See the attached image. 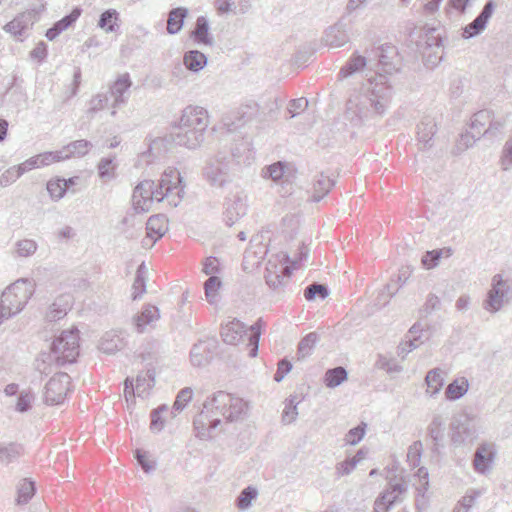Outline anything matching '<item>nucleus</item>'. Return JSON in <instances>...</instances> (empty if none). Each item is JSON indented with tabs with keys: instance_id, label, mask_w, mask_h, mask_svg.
Instances as JSON below:
<instances>
[{
	"instance_id": "nucleus-52",
	"label": "nucleus",
	"mask_w": 512,
	"mask_h": 512,
	"mask_svg": "<svg viewBox=\"0 0 512 512\" xmlns=\"http://www.w3.org/2000/svg\"><path fill=\"white\" fill-rule=\"evenodd\" d=\"M423 328L420 323H415L408 331V334L406 336L407 340L406 343L408 345V348L411 351L418 348L422 343V337H423Z\"/></svg>"
},
{
	"instance_id": "nucleus-23",
	"label": "nucleus",
	"mask_w": 512,
	"mask_h": 512,
	"mask_svg": "<svg viewBox=\"0 0 512 512\" xmlns=\"http://www.w3.org/2000/svg\"><path fill=\"white\" fill-rule=\"evenodd\" d=\"M126 345L122 332L116 330L107 331L100 339L99 350L106 354H114Z\"/></svg>"
},
{
	"instance_id": "nucleus-6",
	"label": "nucleus",
	"mask_w": 512,
	"mask_h": 512,
	"mask_svg": "<svg viewBox=\"0 0 512 512\" xmlns=\"http://www.w3.org/2000/svg\"><path fill=\"white\" fill-rule=\"evenodd\" d=\"M265 325L262 318H259L249 329L238 319L226 323L221 328L222 340L229 345H237L245 335L248 334L249 356L256 357L258 353L261 329Z\"/></svg>"
},
{
	"instance_id": "nucleus-12",
	"label": "nucleus",
	"mask_w": 512,
	"mask_h": 512,
	"mask_svg": "<svg viewBox=\"0 0 512 512\" xmlns=\"http://www.w3.org/2000/svg\"><path fill=\"white\" fill-rule=\"evenodd\" d=\"M507 292L508 286L503 280L502 275H494L491 282V288L487 293V298L483 302V308L491 313L499 311L503 306L504 297Z\"/></svg>"
},
{
	"instance_id": "nucleus-47",
	"label": "nucleus",
	"mask_w": 512,
	"mask_h": 512,
	"mask_svg": "<svg viewBox=\"0 0 512 512\" xmlns=\"http://www.w3.org/2000/svg\"><path fill=\"white\" fill-rule=\"evenodd\" d=\"M287 165L284 162L278 161L271 165L264 167L261 171V176L264 179H271L275 183H279L286 173Z\"/></svg>"
},
{
	"instance_id": "nucleus-2",
	"label": "nucleus",
	"mask_w": 512,
	"mask_h": 512,
	"mask_svg": "<svg viewBox=\"0 0 512 512\" xmlns=\"http://www.w3.org/2000/svg\"><path fill=\"white\" fill-rule=\"evenodd\" d=\"M248 410L247 403L239 397L224 391H218L211 398H208L202 411L194 419V428L197 437L208 439L212 432L221 423L220 416L225 420L233 422L241 419Z\"/></svg>"
},
{
	"instance_id": "nucleus-13",
	"label": "nucleus",
	"mask_w": 512,
	"mask_h": 512,
	"mask_svg": "<svg viewBox=\"0 0 512 512\" xmlns=\"http://www.w3.org/2000/svg\"><path fill=\"white\" fill-rule=\"evenodd\" d=\"M204 178L214 187H223L229 180V164L225 159H210L203 170Z\"/></svg>"
},
{
	"instance_id": "nucleus-4",
	"label": "nucleus",
	"mask_w": 512,
	"mask_h": 512,
	"mask_svg": "<svg viewBox=\"0 0 512 512\" xmlns=\"http://www.w3.org/2000/svg\"><path fill=\"white\" fill-rule=\"evenodd\" d=\"M35 288V281L28 278H20L5 288L0 300V325L25 308Z\"/></svg>"
},
{
	"instance_id": "nucleus-54",
	"label": "nucleus",
	"mask_w": 512,
	"mask_h": 512,
	"mask_svg": "<svg viewBox=\"0 0 512 512\" xmlns=\"http://www.w3.org/2000/svg\"><path fill=\"white\" fill-rule=\"evenodd\" d=\"M35 493V486L32 481L23 479L18 486V498L19 504H26L33 497Z\"/></svg>"
},
{
	"instance_id": "nucleus-33",
	"label": "nucleus",
	"mask_w": 512,
	"mask_h": 512,
	"mask_svg": "<svg viewBox=\"0 0 512 512\" xmlns=\"http://www.w3.org/2000/svg\"><path fill=\"white\" fill-rule=\"evenodd\" d=\"M23 455V447L14 442H0V464L9 465Z\"/></svg>"
},
{
	"instance_id": "nucleus-43",
	"label": "nucleus",
	"mask_w": 512,
	"mask_h": 512,
	"mask_svg": "<svg viewBox=\"0 0 512 512\" xmlns=\"http://www.w3.org/2000/svg\"><path fill=\"white\" fill-rule=\"evenodd\" d=\"M491 121V111L490 110H480L476 112L471 119V130L476 132L480 137L488 134L486 131Z\"/></svg>"
},
{
	"instance_id": "nucleus-48",
	"label": "nucleus",
	"mask_w": 512,
	"mask_h": 512,
	"mask_svg": "<svg viewBox=\"0 0 512 512\" xmlns=\"http://www.w3.org/2000/svg\"><path fill=\"white\" fill-rule=\"evenodd\" d=\"M38 244L33 239H21L14 244V255L18 258H28L35 254Z\"/></svg>"
},
{
	"instance_id": "nucleus-25",
	"label": "nucleus",
	"mask_w": 512,
	"mask_h": 512,
	"mask_svg": "<svg viewBox=\"0 0 512 512\" xmlns=\"http://www.w3.org/2000/svg\"><path fill=\"white\" fill-rule=\"evenodd\" d=\"M71 305L72 297L69 294H62L58 296L49 306L46 313V319L51 322L62 319L70 310Z\"/></svg>"
},
{
	"instance_id": "nucleus-60",
	"label": "nucleus",
	"mask_w": 512,
	"mask_h": 512,
	"mask_svg": "<svg viewBox=\"0 0 512 512\" xmlns=\"http://www.w3.org/2000/svg\"><path fill=\"white\" fill-rule=\"evenodd\" d=\"M444 252H446V256H450V249H436L432 251H427L422 257V264L427 269L434 268L435 266H437Z\"/></svg>"
},
{
	"instance_id": "nucleus-61",
	"label": "nucleus",
	"mask_w": 512,
	"mask_h": 512,
	"mask_svg": "<svg viewBox=\"0 0 512 512\" xmlns=\"http://www.w3.org/2000/svg\"><path fill=\"white\" fill-rule=\"evenodd\" d=\"M47 191L52 199L59 200L65 195L67 191V184L62 183L61 178L52 179L47 183Z\"/></svg>"
},
{
	"instance_id": "nucleus-55",
	"label": "nucleus",
	"mask_w": 512,
	"mask_h": 512,
	"mask_svg": "<svg viewBox=\"0 0 512 512\" xmlns=\"http://www.w3.org/2000/svg\"><path fill=\"white\" fill-rule=\"evenodd\" d=\"M499 165L503 171L512 169V136H510L503 145Z\"/></svg>"
},
{
	"instance_id": "nucleus-7",
	"label": "nucleus",
	"mask_w": 512,
	"mask_h": 512,
	"mask_svg": "<svg viewBox=\"0 0 512 512\" xmlns=\"http://www.w3.org/2000/svg\"><path fill=\"white\" fill-rule=\"evenodd\" d=\"M156 186L163 194V201L166 200L172 207H177L184 198L186 185L176 168L165 169Z\"/></svg>"
},
{
	"instance_id": "nucleus-5",
	"label": "nucleus",
	"mask_w": 512,
	"mask_h": 512,
	"mask_svg": "<svg viewBox=\"0 0 512 512\" xmlns=\"http://www.w3.org/2000/svg\"><path fill=\"white\" fill-rule=\"evenodd\" d=\"M204 137L205 134L197 131V129L184 128L182 127V124L179 123L170 134V141L177 146L194 150L201 146L204 141ZM168 143V138L157 137L149 143L147 153L149 156L159 157L162 153L166 152Z\"/></svg>"
},
{
	"instance_id": "nucleus-59",
	"label": "nucleus",
	"mask_w": 512,
	"mask_h": 512,
	"mask_svg": "<svg viewBox=\"0 0 512 512\" xmlns=\"http://www.w3.org/2000/svg\"><path fill=\"white\" fill-rule=\"evenodd\" d=\"M328 289L325 285L313 283L307 286L304 290V297L307 301H312L316 297L325 299L328 296Z\"/></svg>"
},
{
	"instance_id": "nucleus-30",
	"label": "nucleus",
	"mask_w": 512,
	"mask_h": 512,
	"mask_svg": "<svg viewBox=\"0 0 512 512\" xmlns=\"http://www.w3.org/2000/svg\"><path fill=\"white\" fill-rule=\"evenodd\" d=\"M168 231L167 218L162 214L149 217L146 223V233L154 240L161 239Z\"/></svg>"
},
{
	"instance_id": "nucleus-32",
	"label": "nucleus",
	"mask_w": 512,
	"mask_h": 512,
	"mask_svg": "<svg viewBox=\"0 0 512 512\" xmlns=\"http://www.w3.org/2000/svg\"><path fill=\"white\" fill-rule=\"evenodd\" d=\"M451 441L455 446H461L468 438H472L473 432L467 423V420H453L451 425Z\"/></svg>"
},
{
	"instance_id": "nucleus-8",
	"label": "nucleus",
	"mask_w": 512,
	"mask_h": 512,
	"mask_svg": "<svg viewBox=\"0 0 512 512\" xmlns=\"http://www.w3.org/2000/svg\"><path fill=\"white\" fill-rule=\"evenodd\" d=\"M155 201H163V194L158 190L156 183L152 180L139 182L132 195V205L135 212H148Z\"/></svg>"
},
{
	"instance_id": "nucleus-31",
	"label": "nucleus",
	"mask_w": 512,
	"mask_h": 512,
	"mask_svg": "<svg viewBox=\"0 0 512 512\" xmlns=\"http://www.w3.org/2000/svg\"><path fill=\"white\" fill-rule=\"evenodd\" d=\"M437 131L436 122L432 117L426 116L417 126V139L423 144L424 148L431 146L435 133Z\"/></svg>"
},
{
	"instance_id": "nucleus-24",
	"label": "nucleus",
	"mask_w": 512,
	"mask_h": 512,
	"mask_svg": "<svg viewBox=\"0 0 512 512\" xmlns=\"http://www.w3.org/2000/svg\"><path fill=\"white\" fill-rule=\"evenodd\" d=\"M82 9L75 7L70 14L64 16L59 21L55 22L51 28L46 31L45 36L48 40H55L62 32L71 27L81 16Z\"/></svg>"
},
{
	"instance_id": "nucleus-58",
	"label": "nucleus",
	"mask_w": 512,
	"mask_h": 512,
	"mask_svg": "<svg viewBox=\"0 0 512 512\" xmlns=\"http://www.w3.org/2000/svg\"><path fill=\"white\" fill-rule=\"evenodd\" d=\"M423 445L420 440L414 441L408 448L407 461L412 468L418 467L421 462Z\"/></svg>"
},
{
	"instance_id": "nucleus-20",
	"label": "nucleus",
	"mask_w": 512,
	"mask_h": 512,
	"mask_svg": "<svg viewBox=\"0 0 512 512\" xmlns=\"http://www.w3.org/2000/svg\"><path fill=\"white\" fill-rule=\"evenodd\" d=\"M369 65L368 70L366 71V74L368 75L373 74V63L372 58H366L365 56H362L358 54L357 52H354L351 57L348 59V61L345 63V65L340 69L338 73V79L342 80L347 77L352 76L354 73L362 71L364 68Z\"/></svg>"
},
{
	"instance_id": "nucleus-11",
	"label": "nucleus",
	"mask_w": 512,
	"mask_h": 512,
	"mask_svg": "<svg viewBox=\"0 0 512 512\" xmlns=\"http://www.w3.org/2000/svg\"><path fill=\"white\" fill-rule=\"evenodd\" d=\"M179 123L184 128H191L205 134L209 124L210 116L206 108L198 105H188L181 113Z\"/></svg>"
},
{
	"instance_id": "nucleus-50",
	"label": "nucleus",
	"mask_w": 512,
	"mask_h": 512,
	"mask_svg": "<svg viewBox=\"0 0 512 512\" xmlns=\"http://www.w3.org/2000/svg\"><path fill=\"white\" fill-rule=\"evenodd\" d=\"M482 495L478 489H469L465 495L456 503L452 512H468L474 505L476 499Z\"/></svg>"
},
{
	"instance_id": "nucleus-36",
	"label": "nucleus",
	"mask_w": 512,
	"mask_h": 512,
	"mask_svg": "<svg viewBox=\"0 0 512 512\" xmlns=\"http://www.w3.org/2000/svg\"><path fill=\"white\" fill-rule=\"evenodd\" d=\"M119 21V12L116 9H108L100 15L97 25L106 33H113L119 30Z\"/></svg>"
},
{
	"instance_id": "nucleus-21",
	"label": "nucleus",
	"mask_w": 512,
	"mask_h": 512,
	"mask_svg": "<svg viewBox=\"0 0 512 512\" xmlns=\"http://www.w3.org/2000/svg\"><path fill=\"white\" fill-rule=\"evenodd\" d=\"M350 40L346 25L339 21L328 27L323 34L322 42L330 48H339L347 44Z\"/></svg>"
},
{
	"instance_id": "nucleus-53",
	"label": "nucleus",
	"mask_w": 512,
	"mask_h": 512,
	"mask_svg": "<svg viewBox=\"0 0 512 512\" xmlns=\"http://www.w3.org/2000/svg\"><path fill=\"white\" fill-rule=\"evenodd\" d=\"M221 287V281L217 276H210L205 284V295L209 303L214 304L217 302L218 290Z\"/></svg>"
},
{
	"instance_id": "nucleus-22",
	"label": "nucleus",
	"mask_w": 512,
	"mask_h": 512,
	"mask_svg": "<svg viewBox=\"0 0 512 512\" xmlns=\"http://www.w3.org/2000/svg\"><path fill=\"white\" fill-rule=\"evenodd\" d=\"M159 318V309L154 305L147 304L143 306L140 313L133 317V325L138 333H144L148 328H153Z\"/></svg>"
},
{
	"instance_id": "nucleus-19",
	"label": "nucleus",
	"mask_w": 512,
	"mask_h": 512,
	"mask_svg": "<svg viewBox=\"0 0 512 512\" xmlns=\"http://www.w3.org/2000/svg\"><path fill=\"white\" fill-rule=\"evenodd\" d=\"M61 157L62 156H59L56 151L54 152H44V153H40L38 155H35L33 157H30L29 159H27L26 161H24L23 163L19 164V171L17 173L14 174V178H19L21 177L24 173L32 170V169H37V168H41V167H44V166H48L52 163H55V162H59L61 161Z\"/></svg>"
},
{
	"instance_id": "nucleus-16",
	"label": "nucleus",
	"mask_w": 512,
	"mask_h": 512,
	"mask_svg": "<svg viewBox=\"0 0 512 512\" xmlns=\"http://www.w3.org/2000/svg\"><path fill=\"white\" fill-rule=\"evenodd\" d=\"M131 81L128 74H123L117 78V80L110 87L107 92L110 98H113L111 103L112 111L111 115H116V109L126 104L130 96L129 89L131 87Z\"/></svg>"
},
{
	"instance_id": "nucleus-44",
	"label": "nucleus",
	"mask_w": 512,
	"mask_h": 512,
	"mask_svg": "<svg viewBox=\"0 0 512 512\" xmlns=\"http://www.w3.org/2000/svg\"><path fill=\"white\" fill-rule=\"evenodd\" d=\"M425 43L427 47L423 51V56L426 58V62L437 65L441 60V56L438 55V50L441 47V39L439 36H430L427 37Z\"/></svg>"
},
{
	"instance_id": "nucleus-46",
	"label": "nucleus",
	"mask_w": 512,
	"mask_h": 512,
	"mask_svg": "<svg viewBox=\"0 0 512 512\" xmlns=\"http://www.w3.org/2000/svg\"><path fill=\"white\" fill-rule=\"evenodd\" d=\"M348 374L344 367L338 366L328 369L324 375V384L328 388H335L347 380Z\"/></svg>"
},
{
	"instance_id": "nucleus-64",
	"label": "nucleus",
	"mask_w": 512,
	"mask_h": 512,
	"mask_svg": "<svg viewBox=\"0 0 512 512\" xmlns=\"http://www.w3.org/2000/svg\"><path fill=\"white\" fill-rule=\"evenodd\" d=\"M428 490L425 487H416L415 509L417 512H426L429 508Z\"/></svg>"
},
{
	"instance_id": "nucleus-45",
	"label": "nucleus",
	"mask_w": 512,
	"mask_h": 512,
	"mask_svg": "<svg viewBox=\"0 0 512 512\" xmlns=\"http://www.w3.org/2000/svg\"><path fill=\"white\" fill-rule=\"evenodd\" d=\"M146 274L147 269L144 263H141L136 271V276L132 285V299L138 300L146 292Z\"/></svg>"
},
{
	"instance_id": "nucleus-63",
	"label": "nucleus",
	"mask_w": 512,
	"mask_h": 512,
	"mask_svg": "<svg viewBox=\"0 0 512 512\" xmlns=\"http://www.w3.org/2000/svg\"><path fill=\"white\" fill-rule=\"evenodd\" d=\"M481 137L474 132L473 130L467 131L465 133H462L457 140V150L458 151H464L474 145L476 140L480 139Z\"/></svg>"
},
{
	"instance_id": "nucleus-27",
	"label": "nucleus",
	"mask_w": 512,
	"mask_h": 512,
	"mask_svg": "<svg viewBox=\"0 0 512 512\" xmlns=\"http://www.w3.org/2000/svg\"><path fill=\"white\" fill-rule=\"evenodd\" d=\"M212 357V344L208 341L195 343L190 351V361L193 366L201 367L210 361Z\"/></svg>"
},
{
	"instance_id": "nucleus-28",
	"label": "nucleus",
	"mask_w": 512,
	"mask_h": 512,
	"mask_svg": "<svg viewBox=\"0 0 512 512\" xmlns=\"http://www.w3.org/2000/svg\"><path fill=\"white\" fill-rule=\"evenodd\" d=\"M427 436L433 442V451H437L445 437V420L441 415L436 414L432 417L427 426Z\"/></svg>"
},
{
	"instance_id": "nucleus-62",
	"label": "nucleus",
	"mask_w": 512,
	"mask_h": 512,
	"mask_svg": "<svg viewBox=\"0 0 512 512\" xmlns=\"http://www.w3.org/2000/svg\"><path fill=\"white\" fill-rule=\"evenodd\" d=\"M193 395V391L189 387H185L181 389L175 399L173 404V410L176 412L182 411L185 406L191 401Z\"/></svg>"
},
{
	"instance_id": "nucleus-40",
	"label": "nucleus",
	"mask_w": 512,
	"mask_h": 512,
	"mask_svg": "<svg viewBox=\"0 0 512 512\" xmlns=\"http://www.w3.org/2000/svg\"><path fill=\"white\" fill-rule=\"evenodd\" d=\"M183 63L188 70L199 72L207 65V57L198 50H190L184 54Z\"/></svg>"
},
{
	"instance_id": "nucleus-37",
	"label": "nucleus",
	"mask_w": 512,
	"mask_h": 512,
	"mask_svg": "<svg viewBox=\"0 0 512 512\" xmlns=\"http://www.w3.org/2000/svg\"><path fill=\"white\" fill-rule=\"evenodd\" d=\"M188 10L184 7H177L170 10L167 19V32L171 35L177 34L183 27Z\"/></svg>"
},
{
	"instance_id": "nucleus-34",
	"label": "nucleus",
	"mask_w": 512,
	"mask_h": 512,
	"mask_svg": "<svg viewBox=\"0 0 512 512\" xmlns=\"http://www.w3.org/2000/svg\"><path fill=\"white\" fill-rule=\"evenodd\" d=\"M334 184L335 181L329 176L324 175L323 173L318 175L313 183L312 200L314 202H319L328 194Z\"/></svg>"
},
{
	"instance_id": "nucleus-38",
	"label": "nucleus",
	"mask_w": 512,
	"mask_h": 512,
	"mask_svg": "<svg viewBox=\"0 0 512 512\" xmlns=\"http://www.w3.org/2000/svg\"><path fill=\"white\" fill-rule=\"evenodd\" d=\"M116 156L103 157L97 165L98 175L104 182L111 181L116 178L117 170Z\"/></svg>"
},
{
	"instance_id": "nucleus-18",
	"label": "nucleus",
	"mask_w": 512,
	"mask_h": 512,
	"mask_svg": "<svg viewBox=\"0 0 512 512\" xmlns=\"http://www.w3.org/2000/svg\"><path fill=\"white\" fill-rule=\"evenodd\" d=\"M246 210V201L241 195L229 197L224 204L223 220L227 226H232L246 214Z\"/></svg>"
},
{
	"instance_id": "nucleus-49",
	"label": "nucleus",
	"mask_w": 512,
	"mask_h": 512,
	"mask_svg": "<svg viewBox=\"0 0 512 512\" xmlns=\"http://www.w3.org/2000/svg\"><path fill=\"white\" fill-rule=\"evenodd\" d=\"M155 373L153 370H147L144 374H139L136 378V393L138 396L144 397L148 391L154 386Z\"/></svg>"
},
{
	"instance_id": "nucleus-57",
	"label": "nucleus",
	"mask_w": 512,
	"mask_h": 512,
	"mask_svg": "<svg viewBox=\"0 0 512 512\" xmlns=\"http://www.w3.org/2000/svg\"><path fill=\"white\" fill-rule=\"evenodd\" d=\"M258 495L257 490L254 487L248 486L243 489L240 495L236 499V505L241 510H246L251 506V502Z\"/></svg>"
},
{
	"instance_id": "nucleus-9",
	"label": "nucleus",
	"mask_w": 512,
	"mask_h": 512,
	"mask_svg": "<svg viewBox=\"0 0 512 512\" xmlns=\"http://www.w3.org/2000/svg\"><path fill=\"white\" fill-rule=\"evenodd\" d=\"M70 384L71 377L67 373H56L45 386V403L49 405H59L63 403L70 391Z\"/></svg>"
},
{
	"instance_id": "nucleus-26",
	"label": "nucleus",
	"mask_w": 512,
	"mask_h": 512,
	"mask_svg": "<svg viewBox=\"0 0 512 512\" xmlns=\"http://www.w3.org/2000/svg\"><path fill=\"white\" fill-rule=\"evenodd\" d=\"M267 254V247L262 243V236L255 235L250 240L249 248L245 251L244 261L250 262L252 266H257L260 264L261 260Z\"/></svg>"
},
{
	"instance_id": "nucleus-51",
	"label": "nucleus",
	"mask_w": 512,
	"mask_h": 512,
	"mask_svg": "<svg viewBox=\"0 0 512 512\" xmlns=\"http://www.w3.org/2000/svg\"><path fill=\"white\" fill-rule=\"evenodd\" d=\"M319 337L318 334L315 332H311L307 334L302 340L299 342L298 345V357L299 358H305L309 355H311L312 350L317 343Z\"/></svg>"
},
{
	"instance_id": "nucleus-56",
	"label": "nucleus",
	"mask_w": 512,
	"mask_h": 512,
	"mask_svg": "<svg viewBox=\"0 0 512 512\" xmlns=\"http://www.w3.org/2000/svg\"><path fill=\"white\" fill-rule=\"evenodd\" d=\"M298 416L296 397L289 398L285 401V406L282 412L283 424L293 423Z\"/></svg>"
},
{
	"instance_id": "nucleus-17",
	"label": "nucleus",
	"mask_w": 512,
	"mask_h": 512,
	"mask_svg": "<svg viewBox=\"0 0 512 512\" xmlns=\"http://www.w3.org/2000/svg\"><path fill=\"white\" fill-rule=\"evenodd\" d=\"M495 3L492 0H489L484 7L482 8L479 15L463 29V38L470 39L473 38L480 33H482L488 24L489 19L492 17L495 10Z\"/></svg>"
},
{
	"instance_id": "nucleus-15",
	"label": "nucleus",
	"mask_w": 512,
	"mask_h": 512,
	"mask_svg": "<svg viewBox=\"0 0 512 512\" xmlns=\"http://www.w3.org/2000/svg\"><path fill=\"white\" fill-rule=\"evenodd\" d=\"M497 450L493 443L480 444L474 454L473 467L474 470L482 475L490 472Z\"/></svg>"
},
{
	"instance_id": "nucleus-41",
	"label": "nucleus",
	"mask_w": 512,
	"mask_h": 512,
	"mask_svg": "<svg viewBox=\"0 0 512 512\" xmlns=\"http://www.w3.org/2000/svg\"><path fill=\"white\" fill-rule=\"evenodd\" d=\"M469 389V382L465 377H459L453 380L445 390V397L454 401L464 396Z\"/></svg>"
},
{
	"instance_id": "nucleus-42",
	"label": "nucleus",
	"mask_w": 512,
	"mask_h": 512,
	"mask_svg": "<svg viewBox=\"0 0 512 512\" xmlns=\"http://www.w3.org/2000/svg\"><path fill=\"white\" fill-rule=\"evenodd\" d=\"M442 374L443 373L441 369L434 368L430 370L425 377V382L427 385L426 393H428L431 397L436 396L443 387L444 378Z\"/></svg>"
},
{
	"instance_id": "nucleus-14",
	"label": "nucleus",
	"mask_w": 512,
	"mask_h": 512,
	"mask_svg": "<svg viewBox=\"0 0 512 512\" xmlns=\"http://www.w3.org/2000/svg\"><path fill=\"white\" fill-rule=\"evenodd\" d=\"M38 12L34 9L26 10L16 15L10 22L4 25L5 32L11 34L14 38L20 39L25 33L32 29L37 21Z\"/></svg>"
},
{
	"instance_id": "nucleus-39",
	"label": "nucleus",
	"mask_w": 512,
	"mask_h": 512,
	"mask_svg": "<svg viewBox=\"0 0 512 512\" xmlns=\"http://www.w3.org/2000/svg\"><path fill=\"white\" fill-rule=\"evenodd\" d=\"M407 492V485L403 482L390 481L386 489L381 493L386 496V501L393 507L395 504L402 502V495Z\"/></svg>"
},
{
	"instance_id": "nucleus-29",
	"label": "nucleus",
	"mask_w": 512,
	"mask_h": 512,
	"mask_svg": "<svg viewBox=\"0 0 512 512\" xmlns=\"http://www.w3.org/2000/svg\"><path fill=\"white\" fill-rule=\"evenodd\" d=\"M92 147V143L88 140H76L63 147L56 153L61 157L62 160L69 159L71 157H82L86 155Z\"/></svg>"
},
{
	"instance_id": "nucleus-1",
	"label": "nucleus",
	"mask_w": 512,
	"mask_h": 512,
	"mask_svg": "<svg viewBox=\"0 0 512 512\" xmlns=\"http://www.w3.org/2000/svg\"><path fill=\"white\" fill-rule=\"evenodd\" d=\"M372 53L377 61V69L373 74H365V80L350 91L345 103L344 119L352 127H362L381 120L393 100L394 88L387 75L400 69L401 57L398 50L394 45L383 44Z\"/></svg>"
},
{
	"instance_id": "nucleus-35",
	"label": "nucleus",
	"mask_w": 512,
	"mask_h": 512,
	"mask_svg": "<svg viewBox=\"0 0 512 512\" xmlns=\"http://www.w3.org/2000/svg\"><path fill=\"white\" fill-rule=\"evenodd\" d=\"M192 37L199 44L213 45V38L209 35V22L206 17L200 16L197 18Z\"/></svg>"
},
{
	"instance_id": "nucleus-3",
	"label": "nucleus",
	"mask_w": 512,
	"mask_h": 512,
	"mask_svg": "<svg viewBox=\"0 0 512 512\" xmlns=\"http://www.w3.org/2000/svg\"><path fill=\"white\" fill-rule=\"evenodd\" d=\"M79 356V331L77 328L64 330L52 343L51 353L43 354L37 359L36 369L41 374H48L47 361H55L58 365L74 363Z\"/></svg>"
},
{
	"instance_id": "nucleus-10",
	"label": "nucleus",
	"mask_w": 512,
	"mask_h": 512,
	"mask_svg": "<svg viewBox=\"0 0 512 512\" xmlns=\"http://www.w3.org/2000/svg\"><path fill=\"white\" fill-rule=\"evenodd\" d=\"M289 256L286 254L282 255L280 260H269L265 269V280L267 285L273 290H279L289 279L291 270L287 262H289Z\"/></svg>"
}]
</instances>
